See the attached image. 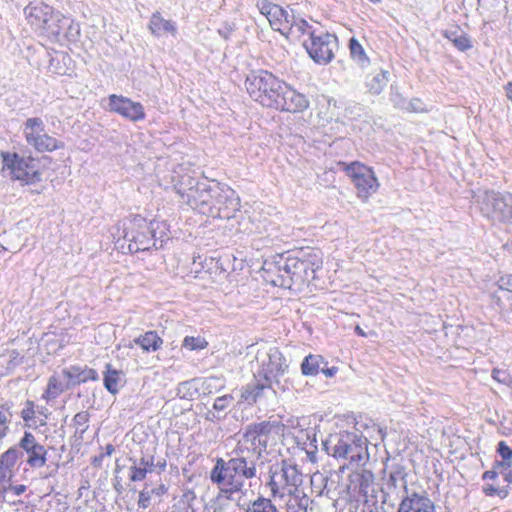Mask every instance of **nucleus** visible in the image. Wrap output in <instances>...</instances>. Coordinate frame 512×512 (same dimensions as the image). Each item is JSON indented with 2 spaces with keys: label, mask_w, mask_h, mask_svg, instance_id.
I'll list each match as a JSON object with an SVG mask.
<instances>
[{
  "label": "nucleus",
  "mask_w": 512,
  "mask_h": 512,
  "mask_svg": "<svg viewBox=\"0 0 512 512\" xmlns=\"http://www.w3.org/2000/svg\"><path fill=\"white\" fill-rule=\"evenodd\" d=\"M256 477V465L249 457L217 458L209 473L210 482L217 486L213 500V512H227L228 501L237 494H245V481Z\"/></svg>",
  "instance_id": "1"
},
{
  "label": "nucleus",
  "mask_w": 512,
  "mask_h": 512,
  "mask_svg": "<svg viewBox=\"0 0 512 512\" xmlns=\"http://www.w3.org/2000/svg\"><path fill=\"white\" fill-rule=\"evenodd\" d=\"M268 486L271 496L286 502L288 512H306L308 498L300 495L301 473L296 465L287 461L270 467Z\"/></svg>",
  "instance_id": "2"
},
{
  "label": "nucleus",
  "mask_w": 512,
  "mask_h": 512,
  "mask_svg": "<svg viewBox=\"0 0 512 512\" xmlns=\"http://www.w3.org/2000/svg\"><path fill=\"white\" fill-rule=\"evenodd\" d=\"M24 15L30 27L40 36L56 40L65 17L43 2H32L24 9Z\"/></svg>",
  "instance_id": "3"
},
{
  "label": "nucleus",
  "mask_w": 512,
  "mask_h": 512,
  "mask_svg": "<svg viewBox=\"0 0 512 512\" xmlns=\"http://www.w3.org/2000/svg\"><path fill=\"white\" fill-rule=\"evenodd\" d=\"M251 369L255 377L273 385L279 383V378L288 370V364L277 347L265 344L257 348Z\"/></svg>",
  "instance_id": "4"
},
{
  "label": "nucleus",
  "mask_w": 512,
  "mask_h": 512,
  "mask_svg": "<svg viewBox=\"0 0 512 512\" xmlns=\"http://www.w3.org/2000/svg\"><path fill=\"white\" fill-rule=\"evenodd\" d=\"M2 169L7 176L21 185H32L42 180V170L38 159L21 157L16 153L2 152Z\"/></svg>",
  "instance_id": "5"
},
{
  "label": "nucleus",
  "mask_w": 512,
  "mask_h": 512,
  "mask_svg": "<svg viewBox=\"0 0 512 512\" xmlns=\"http://www.w3.org/2000/svg\"><path fill=\"white\" fill-rule=\"evenodd\" d=\"M174 188L182 203L205 215L208 200L211 199L213 182L200 181L189 175H184L175 184Z\"/></svg>",
  "instance_id": "6"
},
{
  "label": "nucleus",
  "mask_w": 512,
  "mask_h": 512,
  "mask_svg": "<svg viewBox=\"0 0 512 512\" xmlns=\"http://www.w3.org/2000/svg\"><path fill=\"white\" fill-rule=\"evenodd\" d=\"M283 81L265 70L251 71L245 86L249 95L261 105L271 107Z\"/></svg>",
  "instance_id": "7"
},
{
  "label": "nucleus",
  "mask_w": 512,
  "mask_h": 512,
  "mask_svg": "<svg viewBox=\"0 0 512 512\" xmlns=\"http://www.w3.org/2000/svg\"><path fill=\"white\" fill-rule=\"evenodd\" d=\"M211 192V199L208 200L205 215L219 219L232 218L240 207V199L236 192L232 188L217 182H213Z\"/></svg>",
  "instance_id": "8"
},
{
  "label": "nucleus",
  "mask_w": 512,
  "mask_h": 512,
  "mask_svg": "<svg viewBox=\"0 0 512 512\" xmlns=\"http://www.w3.org/2000/svg\"><path fill=\"white\" fill-rule=\"evenodd\" d=\"M332 455L337 459L349 460L352 464L360 465L368 458L367 439L354 433H341L335 439Z\"/></svg>",
  "instance_id": "9"
},
{
  "label": "nucleus",
  "mask_w": 512,
  "mask_h": 512,
  "mask_svg": "<svg viewBox=\"0 0 512 512\" xmlns=\"http://www.w3.org/2000/svg\"><path fill=\"white\" fill-rule=\"evenodd\" d=\"M344 170L356 189L357 197L364 203L368 202L380 186L374 170L360 162L345 164Z\"/></svg>",
  "instance_id": "10"
},
{
  "label": "nucleus",
  "mask_w": 512,
  "mask_h": 512,
  "mask_svg": "<svg viewBox=\"0 0 512 512\" xmlns=\"http://www.w3.org/2000/svg\"><path fill=\"white\" fill-rule=\"evenodd\" d=\"M478 202L484 216L512 224V194L486 191L479 196Z\"/></svg>",
  "instance_id": "11"
},
{
  "label": "nucleus",
  "mask_w": 512,
  "mask_h": 512,
  "mask_svg": "<svg viewBox=\"0 0 512 512\" xmlns=\"http://www.w3.org/2000/svg\"><path fill=\"white\" fill-rule=\"evenodd\" d=\"M23 134L28 145L38 152H53L64 148V143L45 132L41 118H28L23 126Z\"/></svg>",
  "instance_id": "12"
},
{
  "label": "nucleus",
  "mask_w": 512,
  "mask_h": 512,
  "mask_svg": "<svg viewBox=\"0 0 512 512\" xmlns=\"http://www.w3.org/2000/svg\"><path fill=\"white\" fill-rule=\"evenodd\" d=\"M335 40L332 35L321 32L315 34L311 39H304L303 46L315 62L326 64L333 57Z\"/></svg>",
  "instance_id": "13"
},
{
  "label": "nucleus",
  "mask_w": 512,
  "mask_h": 512,
  "mask_svg": "<svg viewBox=\"0 0 512 512\" xmlns=\"http://www.w3.org/2000/svg\"><path fill=\"white\" fill-rule=\"evenodd\" d=\"M308 106L309 101L304 94L297 92L295 89L283 82L271 108L297 113L304 111Z\"/></svg>",
  "instance_id": "14"
},
{
  "label": "nucleus",
  "mask_w": 512,
  "mask_h": 512,
  "mask_svg": "<svg viewBox=\"0 0 512 512\" xmlns=\"http://www.w3.org/2000/svg\"><path fill=\"white\" fill-rule=\"evenodd\" d=\"M131 231L125 232L124 238L130 241L131 251H145L155 245L153 240V223H147L144 219H135L132 222Z\"/></svg>",
  "instance_id": "15"
},
{
  "label": "nucleus",
  "mask_w": 512,
  "mask_h": 512,
  "mask_svg": "<svg viewBox=\"0 0 512 512\" xmlns=\"http://www.w3.org/2000/svg\"><path fill=\"white\" fill-rule=\"evenodd\" d=\"M267 433H268V425L265 423L255 424L250 426L245 434L243 435L242 440L239 442L238 451L241 452L243 456L244 451L253 450L255 454L258 456L261 455V452L266 448L267 445Z\"/></svg>",
  "instance_id": "16"
},
{
  "label": "nucleus",
  "mask_w": 512,
  "mask_h": 512,
  "mask_svg": "<svg viewBox=\"0 0 512 512\" xmlns=\"http://www.w3.org/2000/svg\"><path fill=\"white\" fill-rule=\"evenodd\" d=\"M256 6L259 12L265 16L273 30L280 32L282 35L287 31L288 24L292 18L287 10L268 0H258Z\"/></svg>",
  "instance_id": "17"
},
{
  "label": "nucleus",
  "mask_w": 512,
  "mask_h": 512,
  "mask_svg": "<svg viewBox=\"0 0 512 512\" xmlns=\"http://www.w3.org/2000/svg\"><path fill=\"white\" fill-rule=\"evenodd\" d=\"M108 109L133 122L141 121L145 118L142 104L124 96L110 95Z\"/></svg>",
  "instance_id": "18"
},
{
  "label": "nucleus",
  "mask_w": 512,
  "mask_h": 512,
  "mask_svg": "<svg viewBox=\"0 0 512 512\" xmlns=\"http://www.w3.org/2000/svg\"><path fill=\"white\" fill-rule=\"evenodd\" d=\"M19 447L26 452L27 464L33 468H41L47 462L46 448L37 442L35 436L31 432H24L23 437L19 441Z\"/></svg>",
  "instance_id": "19"
},
{
  "label": "nucleus",
  "mask_w": 512,
  "mask_h": 512,
  "mask_svg": "<svg viewBox=\"0 0 512 512\" xmlns=\"http://www.w3.org/2000/svg\"><path fill=\"white\" fill-rule=\"evenodd\" d=\"M397 512H436L434 502L425 492H408L402 498Z\"/></svg>",
  "instance_id": "20"
},
{
  "label": "nucleus",
  "mask_w": 512,
  "mask_h": 512,
  "mask_svg": "<svg viewBox=\"0 0 512 512\" xmlns=\"http://www.w3.org/2000/svg\"><path fill=\"white\" fill-rule=\"evenodd\" d=\"M316 34V31L304 19H294L292 16L287 31L283 33L284 36L298 39L303 43L304 39H311Z\"/></svg>",
  "instance_id": "21"
},
{
  "label": "nucleus",
  "mask_w": 512,
  "mask_h": 512,
  "mask_svg": "<svg viewBox=\"0 0 512 512\" xmlns=\"http://www.w3.org/2000/svg\"><path fill=\"white\" fill-rule=\"evenodd\" d=\"M71 386L68 378H66L65 371L55 373L49 378L47 389L43 397L47 400L57 398L61 393Z\"/></svg>",
  "instance_id": "22"
},
{
  "label": "nucleus",
  "mask_w": 512,
  "mask_h": 512,
  "mask_svg": "<svg viewBox=\"0 0 512 512\" xmlns=\"http://www.w3.org/2000/svg\"><path fill=\"white\" fill-rule=\"evenodd\" d=\"M66 378L70 382L71 386L84 383L88 380H98V374L94 369L88 367L72 366L64 369Z\"/></svg>",
  "instance_id": "23"
},
{
  "label": "nucleus",
  "mask_w": 512,
  "mask_h": 512,
  "mask_svg": "<svg viewBox=\"0 0 512 512\" xmlns=\"http://www.w3.org/2000/svg\"><path fill=\"white\" fill-rule=\"evenodd\" d=\"M133 343L145 352L157 351L163 344L162 338L156 331H147L133 340Z\"/></svg>",
  "instance_id": "24"
},
{
  "label": "nucleus",
  "mask_w": 512,
  "mask_h": 512,
  "mask_svg": "<svg viewBox=\"0 0 512 512\" xmlns=\"http://www.w3.org/2000/svg\"><path fill=\"white\" fill-rule=\"evenodd\" d=\"M283 270L290 275L291 279L294 277L297 280L307 279V261L301 260L297 257H289L286 259Z\"/></svg>",
  "instance_id": "25"
},
{
  "label": "nucleus",
  "mask_w": 512,
  "mask_h": 512,
  "mask_svg": "<svg viewBox=\"0 0 512 512\" xmlns=\"http://www.w3.org/2000/svg\"><path fill=\"white\" fill-rule=\"evenodd\" d=\"M149 29L152 34L156 36H160L166 32L171 33L172 35H175L176 33L175 25L169 20L162 18L158 12L152 15L149 22Z\"/></svg>",
  "instance_id": "26"
},
{
  "label": "nucleus",
  "mask_w": 512,
  "mask_h": 512,
  "mask_svg": "<svg viewBox=\"0 0 512 512\" xmlns=\"http://www.w3.org/2000/svg\"><path fill=\"white\" fill-rule=\"evenodd\" d=\"M123 373L120 370L112 368L111 364L106 365L104 372V386L112 394H116L121 386Z\"/></svg>",
  "instance_id": "27"
},
{
  "label": "nucleus",
  "mask_w": 512,
  "mask_h": 512,
  "mask_svg": "<svg viewBox=\"0 0 512 512\" xmlns=\"http://www.w3.org/2000/svg\"><path fill=\"white\" fill-rule=\"evenodd\" d=\"M323 363L324 358L321 355L309 354L301 363V373L304 376H316Z\"/></svg>",
  "instance_id": "28"
},
{
  "label": "nucleus",
  "mask_w": 512,
  "mask_h": 512,
  "mask_svg": "<svg viewBox=\"0 0 512 512\" xmlns=\"http://www.w3.org/2000/svg\"><path fill=\"white\" fill-rule=\"evenodd\" d=\"M388 83V72L380 71L367 79L366 85L369 92L379 94Z\"/></svg>",
  "instance_id": "29"
},
{
  "label": "nucleus",
  "mask_w": 512,
  "mask_h": 512,
  "mask_svg": "<svg viewBox=\"0 0 512 512\" xmlns=\"http://www.w3.org/2000/svg\"><path fill=\"white\" fill-rule=\"evenodd\" d=\"M498 453L500 454L502 461L496 463L497 469H500V473L504 474L508 468L512 466V449L506 444V442L501 441L498 444Z\"/></svg>",
  "instance_id": "30"
},
{
  "label": "nucleus",
  "mask_w": 512,
  "mask_h": 512,
  "mask_svg": "<svg viewBox=\"0 0 512 512\" xmlns=\"http://www.w3.org/2000/svg\"><path fill=\"white\" fill-rule=\"evenodd\" d=\"M271 386L272 385H267L265 381L258 383L254 386H247L241 394V399L247 402L248 404H253L257 401V398L260 396L263 389Z\"/></svg>",
  "instance_id": "31"
},
{
  "label": "nucleus",
  "mask_w": 512,
  "mask_h": 512,
  "mask_svg": "<svg viewBox=\"0 0 512 512\" xmlns=\"http://www.w3.org/2000/svg\"><path fill=\"white\" fill-rule=\"evenodd\" d=\"M247 512H278V510L270 499L259 497L251 503Z\"/></svg>",
  "instance_id": "32"
},
{
  "label": "nucleus",
  "mask_w": 512,
  "mask_h": 512,
  "mask_svg": "<svg viewBox=\"0 0 512 512\" xmlns=\"http://www.w3.org/2000/svg\"><path fill=\"white\" fill-rule=\"evenodd\" d=\"M182 347L189 351H200L208 347V341L201 336H186L182 342Z\"/></svg>",
  "instance_id": "33"
},
{
  "label": "nucleus",
  "mask_w": 512,
  "mask_h": 512,
  "mask_svg": "<svg viewBox=\"0 0 512 512\" xmlns=\"http://www.w3.org/2000/svg\"><path fill=\"white\" fill-rule=\"evenodd\" d=\"M20 457V451L16 447H11L0 456V465L6 469L13 471L18 458Z\"/></svg>",
  "instance_id": "34"
},
{
  "label": "nucleus",
  "mask_w": 512,
  "mask_h": 512,
  "mask_svg": "<svg viewBox=\"0 0 512 512\" xmlns=\"http://www.w3.org/2000/svg\"><path fill=\"white\" fill-rule=\"evenodd\" d=\"M349 48L352 58L356 60L360 65L363 66L369 62V59L365 54L364 48L355 38H352L350 40Z\"/></svg>",
  "instance_id": "35"
},
{
  "label": "nucleus",
  "mask_w": 512,
  "mask_h": 512,
  "mask_svg": "<svg viewBox=\"0 0 512 512\" xmlns=\"http://www.w3.org/2000/svg\"><path fill=\"white\" fill-rule=\"evenodd\" d=\"M399 483H403L406 488L405 472L402 468H396L391 471L387 480V484L394 488H396Z\"/></svg>",
  "instance_id": "36"
},
{
  "label": "nucleus",
  "mask_w": 512,
  "mask_h": 512,
  "mask_svg": "<svg viewBox=\"0 0 512 512\" xmlns=\"http://www.w3.org/2000/svg\"><path fill=\"white\" fill-rule=\"evenodd\" d=\"M492 378L498 383L512 387V376L504 369L495 368L492 371Z\"/></svg>",
  "instance_id": "37"
},
{
  "label": "nucleus",
  "mask_w": 512,
  "mask_h": 512,
  "mask_svg": "<svg viewBox=\"0 0 512 512\" xmlns=\"http://www.w3.org/2000/svg\"><path fill=\"white\" fill-rule=\"evenodd\" d=\"M307 261V271L310 270L311 274H314L322 265L321 257L317 252H311L303 259Z\"/></svg>",
  "instance_id": "38"
},
{
  "label": "nucleus",
  "mask_w": 512,
  "mask_h": 512,
  "mask_svg": "<svg viewBox=\"0 0 512 512\" xmlns=\"http://www.w3.org/2000/svg\"><path fill=\"white\" fill-rule=\"evenodd\" d=\"M13 476V471L6 469L0 465V493L5 494L7 492V484L10 483Z\"/></svg>",
  "instance_id": "39"
},
{
  "label": "nucleus",
  "mask_w": 512,
  "mask_h": 512,
  "mask_svg": "<svg viewBox=\"0 0 512 512\" xmlns=\"http://www.w3.org/2000/svg\"><path fill=\"white\" fill-rule=\"evenodd\" d=\"M454 33H451V34H446L447 38L450 39L454 45L461 51H464V50H467L471 47V43H470V40L464 36V35H460V36H457L455 38H452V35Z\"/></svg>",
  "instance_id": "40"
},
{
  "label": "nucleus",
  "mask_w": 512,
  "mask_h": 512,
  "mask_svg": "<svg viewBox=\"0 0 512 512\" xmlns=\"http://www.w3.org/2000/svg\"><path fill=\"white\" fill-rule=\"evenodd\" d=\"M147 473L148 472L145 470L144 467H137L136 464H134L133 466L130 467L129 478L131 481L134 482L142 481L146 478Z\"/></svg>",
  "instance_id": "41"
},
{
  "label": "nucleus",
  "mask_w": 512,
  "mask_h": 512,
  "mask_svg": "<svg viewBox=\"0 0 512 512\" xmlns=\"http://www.w3.org/2000/svg\"><path fill=\"white\" fill-rule=\"evenodd\" d=\"M233 397L231 395H223L216 398L213 407L218 411L225 410L232 402Z\"/></svg>",
  "instance_id": "42"
},
{
  "label": "nucleus",
  "mask_w": 512,
  "mask_h": 512,
  "mask_svg": "<svg viewBox=\"0 0 512 512\" xmlns=\"http://www.w3.org/2000/svg\"><path fill=\"white\" fill-rule=\"evenodd\" d=\"M152 497H153L152 494L149 493V489L144 488L139 493V500H138L139 507L144 508V509L147 508L150 505V501H151Z\"/></svg>",
  "instance_id": "43"
},
{
  "label": "nucleus",
  "mask_w": 512,
  "mask_h": 512,
  "mask_svg": "<svg viewBox=\"0 0 512 512\" xmlns=\"http://www.w3.org/2000/svg\"><path fill=\"white\" fill-rule=\"evenodd\" d=\"M9 362L7 365V369L11 370L14 369L17 365L21 363V357L19 353L16 350H11L8 353Z\"/></svg>",
  "instance_id": "44"
},
{
  "label": "nucleus",
  "mask_w": 512,
  "mask_h": 512,
  "mask_svg": "<svg viewBox=\"0 0 512 512\" xmlns=\"http://www.w3.org/2000/svg\"><path fill=\"white\" fill-rule=\"evenodd\" d=\"M89 421V415L87 412H79L74 416V423L78 427L86 426Z\"/></svg>",
  "instance_id": "45"
},
{
  "label": "nucleus",
  "mask_w": 512,
  "mask_h": 512,
  "mask_svg": "<svg viewBox=\"0 0 512 512\" xmlns=\"http://www.w3.org/2000/svg\"><path fill=\"white\" fill-rule=\"evenodd\" d=\"M34 416V409L32 402H27L26 408H24L21 412V417L25 420H31Z\"/></svg>",
  "instance_id": "46"
},
{
  "label": "nucleus",
  "mask_w": 512,
  "mask_h": 512,
  "mask_svg": "<svg viewBox=\"0 0 512 512\" xmlns=\"http://www.w3.org/2000/svg\"><path fill=\"white\" fill-rule=\"evenodd\" d=\"M7 422L8 420L6 415L0 412V438H3L8 431Z\"/></svg>",
  "instance_id": "47"
},
{
  "label": "nucleus",
  "mask_w": 512,
  "mask_h": 512,
  "mask_svg": "<svg viewBox=\"0 0 512 512\" xmlns=\"http://www.w3.org/2000/svg\"><path fill=\"white\" fill-rule=\"evenodd\" d=\"M499 287L512 292V276L502 277L499 280Z\"/></svg>",
  "instance_id": "48"
},
{
  "label": "nucleus",
  "mask_w": 512,
  "mask_h": 512,
  "mask_svg": "<svg viewBox=\"0 0 512 512\" xmlns=\"http://www.w3.org/2000/svg\"><path fill=\"white\" fill-rule=\"evenodd\" d=\"M7 491H11L14 495L19 496L26 491L25 485H10L7 484Z\"/></svg>",
  "instance_id": "49"
},
{
  "label": "nucleus",
  "mask_w": 512,
  "mask_h": 512,
  "mask_svg": "<svg viewBox=\"0 0 512 512\" xmlns=\"http://www.w3.org/2000/svg\"><path fill=\"white\" fill-rule=\"evenodd\" d=\"M498 474H501L500 469H497L495 464L491 470L484 472L483 479H494Z\"/></svg>",
  "instance_id": "50"
},
{
  "label": "nucleus",
  "mask_w": 512,
  "mask_h": 512,
  "mask_svg": "<svg viewBox=\"0 0 512 512\" xmlns=\"http://www.w3.org/2000/svg\"><path fill=\"white\" fill-rule=\"evenodd\" d=\"M167 491L166 487L161 484L156 488L150 489L149 493L152 494V496L161 497L163 494H165Z\"/></svg>",
  "instance_id": "51"
},
{
  "label": "nucleus",
  "mask_w": 512,
  "mask_h": 512,
  "mask_svg": "<svg viewBox=\"0 0 512 512\" xmlns=\"http://www.w3.org/2000/svg\"><path fill=\"white\" fill-rule=\"evenodd\" d=\"M137 467H144L147 472H151L153 468V462L149 461L145 458H142L138 464H136Z\"/></svg>",
  "instance_id": "52"
},
{
  "label": "nucleus",
  "mask_w": 512,
  "mask_h": 512,
  "mask_svg": "<svg viewBox=\"0 0 512 512\" xmlns=\"http://www.w3.org/2000/svg\"><path fill=\"white\" fill-rule=\"evenodd\" d=\"M321 371L326 377L330 378V377H333L337 373L338 368L337 367H331V368L322 367Z\"/></svg>",
  "instance_id": "53"
},
{
  "label": "nucleus",
  "mask_w": 512,
  "mask_h": 512,
  "mask_svg": "<svg viewBox=\"0 0 512 512\" xmlns=\"http://www.w3.org/2000/svg\"><path fill=\"white\" fill-rule=\"evenodd\" d=\"M506 96L512 101V81L505 86Z\"/></svg>",
  "instance_id": "54"
},
{
  "label": "nucleus",
  "mask_w": 512,
  "mask_h": 512,
  "mask_svg": "<svg viewBox=\"0 0 512 512\" xmlns=\"http://www.w3.org/2000/svg\"><path fill=\"white\" fill-rule=\"evenodd\" d=\"M502 475L508 483L512 482V469L508 468Z\"/></svg>",
  "instance_id": "55"
},
{
  "label": "nucleus",
  "mask_w": 512,
  "mask_h": 512,
  "mask_svg": "<svg viewBox=\"0 0 512 512\" xmlns=\"http://www.w3.org/2000/svg\"><path fill=\"white\" fill-rule=\"evenodd\" d=\"M420 101L418 99H415L411 102V106H412V109L414 111H420L421 110V107H420Z\"/></svg>",
  "instance_id": "56"
},
{
  "label": "nucleus",
  "mask_w": 512,
  "mask_h": 512,
  "mask_svg": "<svg viewBox=\"0 0 512 512\" xmlns=\"http://www.w3.org/2000/svg\"><path fill=\"white\" fill-rule=\"evenodd\" d=\"M484 492L487 495H493L496 492V488H494L493 486H485L484 487Z\"/></svg>",
  "instance_id": "57"
},
{
  "label": "nucleus",
  "mask_w": 512,
  "mask_h": 512,
  "mask_svg": "<svg viewBox=\"0 0 512 512\" xmlns=\"http://www.w3.org/2000/svg\"><path fill=\"white\" fill-rule=\"evenodd\" d=\"M355 332H356L359 336H362V337H365V336H366L365 331H364L360 326H358V325L355 327Z\"/></svg>",
  "instance_id": "58"
},
{
  "label": "nucleus",
  "mask_w": 512,
  "mask_h": 512,
  "mask_svg": "<svg viewBox=\"0 0 512 512\" xmlns=\"http://www.w3.org/2000/svg\"><path fill=\"white\" fill-rule=\"evenodd\" d=\"M274 285H284V282L281 281V282H278L277 280H272L271 281Z\"/></svg>",
  "instance_id": "59"
},
{
  "label": "nucleus",
  "mask_w": 512,
  "mask_h": 512,
  "mask_svg": "<svg viewBox=\"0 0 512 512\" xmlns=\"http://www.w3.org/2000/svg\"><path fill=\"white\" fill-rule=\"evenodd\" d=\"M5 251V247L0 244V253Z\"/></svg>",
  "instance_id": "60"
}]
</instances>
